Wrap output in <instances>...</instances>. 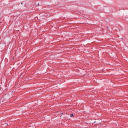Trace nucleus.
<instances>
[{
    "label": "nucleus",
    "instance_id": "obj_1",
    "mask_svg": "<svg viewBox=\"0 0 128 128\" xmlns=\"http://www.w3.org/2000/svg\"><path fill=\"white\" fill-rule=\"evenodd\" d=\"M70 116L71 118H74V114H72Z\"/></svg>",
    "mask_w": 128,
    "mask_h": 128
},
{
    "label": "nucleus",
    "instance_id": "obj_2",
    "mask_svg": "<svg viewBox=\"0 0 128 128\" xmlns=\"http://www.w3.org/2000/svg\"><path fill=\"white\" fill-rule=\"evenodd\" d=\"M4 124H6V126H8V124L6 123Z\"/></svg>",
    "mask_w": 128,
    "mask_h": 128
},
{
    "label": "nucleus",
    "instance_id": "obj_3",
    "mask_svg": "<svg viewBox=\"0 0 128 128\" xmlns=\"http://www.w3.org/2000/svg\"><path fill=\"white\" fill-rule=\"evenodd\" d=\"M20 4H22V3H20Z\"/></svg>",
    "mask_w": 128,
    "mask_h": 128
},
{
    "label": "nucleus",
    "instance_id": "obj_4",
    "mask_svg": "<svg viewBox=\"0 0 128 128\" xmlns=\"http://www.w3.org/2000/svg\"><path fill=\"white\" fill-rule=\"evenodd\" d=\"M37 5L38 6V4H37Z\"/></svg>",
    "mask_w": 128,
    "mask_h": 128
},
{
    "label": "nucleus",
    "instance_id": "obj_5",
    "mask_svg": "<svg viewBox=\"0 0 128 128\" xmlns=\"http://www.w3.org/2000/svg\"><path fill=\"white\" fill-rule=\"evenodd\" d=\"M0 24H1V21H0Z\"/></svg>",
    "mask_w": 128,
    "mask_h": 128
}]
</instances>
